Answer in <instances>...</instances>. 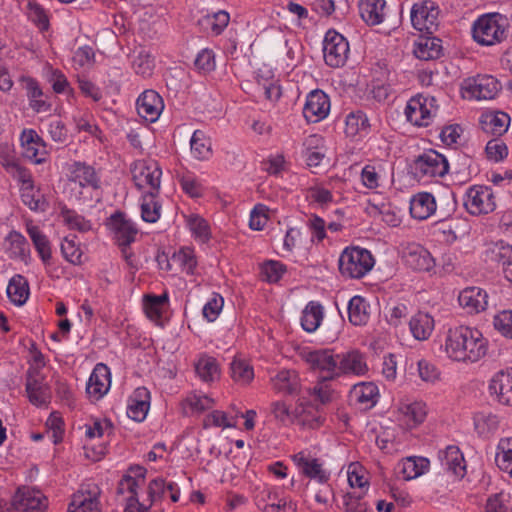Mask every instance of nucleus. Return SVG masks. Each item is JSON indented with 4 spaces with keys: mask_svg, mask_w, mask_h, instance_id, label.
Masks as SVG:
<instances>
[{
    "mask_svg": "<svg viewBox=\"0 0 512 512\" xmlns=\"http://www.w3.org/2000/svg\"><path fill=\"white\" fill-rule=\"evenodd\" d=\"M98 491H79L74 494L69 512H99Z\"/></svg>",
    "mask_w": 512,
    "mask_h": 512,
    "instance_id": "nucleus-30",
    "label": "nucleus"
},
{
    "mask_svg": "<svg viewBox=\"0 0 512 512\" xmlns=\"http://www.w3.org/2000/svg\"><path fill=\"white\" fill-rule=\"evenodd\" d=\"M381 77H375L371 81V93L378 102L385 101L391 91L388 83L390 72L388 68L380 67Z\"/></svg>",
    "mask_w": 512,
    "mask_h": 512,
    "instance_id": "nucleus-40",
    "label": "nucleus"
},
{
    "mask_svg": "<svg viewBox=\"0 0 512 512\" xmlns=\"http://www.w3.org/2000/svg\"><path fill=\"white\" fill-rule=\"evenodd\" d=\"M439 10L432 1L416 3L411 9V22L413 27L427 35H432L438 27Z\"/></svg>",
    "mask_w": 512,
    "mask_h": 512,
    "instance_id": "nucleus-7",
    "label": "nucleus"
},
{
    "mask_svg": "<svg viewBox=\"0 0 512 512\" xmlns=\"http://www.w3.org/2000/svg\"><path fill=\"white\" fill-rule=\"evenodd\" d=\"M28 8L30 18L33 22H35L40 29L46 30L49 26V20L44 9L36 2H29Z\"/></svg>",
    "mask_w": 512,
    "mask_h": 512,
    "instance_id": "nucleus-59",
    "label": "nucleus"
},
{
    "mask_svg": "<svg viewBox=\"0 0 512 512\" xmlns=\"http://www.w3.org/2000/svg\"><path fill=\"white\" fill-rule=\"evenodd\" d=\"M224 300L215 294L203 307V316L210 322L214 321L222 310Z\"/></svg>",
    "mask_w": 512,
    "mask_h": 512,
    "instance_id": "nucleus-57",
    "label": "nucleus"
},
{
    "mask_svg": "<svg viewBox=\"0 0 512 512\" xmlns=\"http://www.w3.org/2000/svg\"><path fill=\"white\" fill-rule=\"evenodd\" d=\"M74 179H78L80 186H90L93 189L100 187V179L97 176L95 169L82 162H74L70 169Z\"/></svg>",
    "mask_w": 512,
    "mask_h": 512,
    "instance_id": "nucleus-33",
    "label": "nucleus"
},
{
    "mask_svg": "<svg viewBox=\"0 0 512 512\" xmlns=\"http://www.w3.org/2000/svg\"><path fill=\"white\" fill-rule=\"evenodd\" d=\"M109 225L115 233L119 246H130L135 241L138 230L124 213L118 211L112 214L109 218Z\"/></svg>",
    "mask_w": 512,
    "mask_h": 512,
    "instance_id": "nucleus-11",
    "label": "nucleus"
},
{
    "mask_svg": "<svg viewBox=\"0 0 512 512\" xmlns=\"http://www.w3.org/2000/svg\"><path fill=\"white\" fill-rule=\"evenodd\" d=\"M47 131L55 142L63 143L67 139V129L59 119H52L48 123Z\"/></svg>",
    "mask_w": 512,
    "mask_h": 512,
    "instance_id": "nucleus-60",
    "label": "nucleus"
},
{
    "mask_svg": "<svg viewBox=\"0 0 512 512\" xmlns=\"http://www.w3.org/2000/svg\"><path fill=\"white\" fill-rule=\"evenodd\" d=\"M500 82L491 75H477L464 81L463 90L477 100H491L500 92Z\"/></svg>",
    "mask_w": 512,
    "mask_h": 512,
    "instance_id": "nucleus-8",
    "label": "nucleus"
},
{
    "mask_svg": "<svg viewBox=\"0 0 512 512\" xmlns=\"http://www.w3.org/2000/svg\"><path fill=\"white\" fill-rule=\"evenodd\" d=\"M168 301V296L164 295H146L144 297V310L147 317L155 322L162 318V306Z\"/></svg>",
    "mask_w": 512,
    "mask_h": 512,
    "instance_id": "nucleus-42",
    "label": "nucleus"
},
{
    "mask_svg": "<svg viewBox=\"0 0 512 512\" xmlns=\"http://www.w3.org/2000/svg\"><path fill=\"white\" fill-rule=\"evenodd\" d=\"M195 67L203 73L211 72L215 69V56L212 50H201L194 61Z\"/></svg>",
    "mask_w": 512,
    "mask_h": 512,
    "instance_id": "nucleus-53",
    "label": "nucleus"
},
{
    "mask_svg": "<svg viewBox=\"0 0 512 512\" xmlns=\"http://www.w3.org/2000/svg\"><path fill=\"white\" fill-rule=\"evenodd\" d=\"M191 153L198 160H207L212 155V143L202 130H195L190 140Z\"/></svg>",
    "mask_w": 512,
    "mask_h": 512,
    "instance_id": "nucleus-36",
    "label": "nucleus"
},
{
    "mask_svg": "<svg viewBox=\"0 0 512 512\" xmlns=\"http://www.w3.org/2000/svg\"><path fill=\"white\" fill-rule=\"evenodd\" d=\"M150 393L144 388H137L129 399L127 415L137 422H142L148 413L150 406Z\"/></svg>",
    "mask_w": 512,
    "mask_h": 512,
    "instance_id": "nucleus-20",
    "label": "nucleus"
},
{
    "mask_svg": "<svg viewBox=\"0 0 512 512\" xmlns=\"http://www.w3.org/2000/svg\"><path fill=\"white\" fill-rule=\"evenodd\" d=\"M26 230L43 263L45 265L49 264L51 260V247L47 236L38 226L33 225L32 222L27 223Z\"/></svg>",
    "mask_w": 512,
    "mask_h": 512,
    "instance_id": "nucleus-29",
    "label": "nucleus"
},
{
    "mask_svg": "<svg viewBox=\"0 0 512 512\" xmlns=\"http://www.w3.org/2000/svg\"><path fill=\"white\" fill-rule=\"evenodd\" d=\"M403 260L408 267L416 271H430L435 265L430 252L417 244L405 248Z\"/></svg>",
    "mask_w": 512,
    "mask_h": 512,
    "instance_id": "nucleus-13",
    "label": "nucleus"
},
{
    "mask_svg": "<svg viewBox=\"0 0 512 512\" xmlns=\"http://www.w3.org/2000/svg\"><path fill=\"white\" fill-rule=\"evenodd\" d=\"M195 371L204 382H213L220 377V367L217 360L208 355L199 358L195 364Z\"/></svg>",
    "mask_w": 512,
    "mask_h": 512,
    "instance_id": "nucleus-35",
    "label": "nucleus"
},
{
    "mask_svg": "<svg viewBox=\"0 0 512 512\" xmlns=\"http://www.w3.org/2000/svg\"><path fill=\"white\" fill-rule=\"evenodd\" d=\"M163 108V99L154 90H145L137 99L138 114L147 121L155 122Z\"/></svg>",
    "mask_w": 512,
    "mask_h": 512,
    "instance_id": "nucleus-12",
    "label": "nucleus"
},
{
    "mask_svg": "<svg viewBox=\"0 0 512 512\" xmlns=\"http://www.w3.org/2000/svg\"><path fill=\"white\" fill-rule=\"evenodd\" d=\"M466 210L471 215L488 214L496 208L495 196L490 187L474 185L466 193Z\"/></svg>",
    "mask_w": 512,
    "mask_h": 512,
    "instance_id": "nucleus-5",
    "label": "nucleus"
},
{
    "mask_svg": "<svg viewBox=\"0 0 512 512\" xmlns=\"http://www.w3.org/2000/svg\"><path fill=\"white\" fill-rule=\"evenodd\" d=\"M429 464V460L424 457H407L398 464V469L405 480H412L424 474Z\"/></svg>",
    "mask_w": 512,
    "mask_h": 512,
    "instance_id": "nucleus-28",
    "label": "nucleus"
},
{
    "mask_svg": "<svg viewBox=\"0 0 512 512\" xmlns=\"http://www.w3.org/2000/svg\"><path fill=\"white\" fill-rule=\"evenodd\" d=\"M231 377L235 382L248 384L254 378L252 366L240 359H234L230 366Z\"/></svg>",
    "mask_w": 512,
    "mask_h": 512,
    "instance_id": "nucleus-46",
    "label": "nucleus"
},
{
    "mask_svg": "<svg viewBox=\"0 0 512 512\" xmlns=\"http://www.w3.org/2000/svg\"><path fill=\"white\" fill-rule=\"evenodd\" d=\"M13 507L22 512L39 511L46 505L39 492H31L29 488H18L12 500Z\"/></svg>",
    "mask_w": 512,
    "mask_h": 512,
    "instance_id": "nucleus-19",
    "label": "nucleus"
},
{
    "mask_svg": "<svg viewBox=\"0 0 512 512\" xmlns=\"http://www.w3.org/2000/svg\"><path fill=\"white\" fill-rule=\"evenodd\" d=\"M173 260L182 266L187 274H193L197 265L196 258L193 252L189 249H182L173 255Z\"/></svg>",
    "mask_w": 512,
    "mask_h": 512,
    "instance_id": "nucleus-55",
    "label": "nucleus"
},
{
    "mask_svg": "<svg viewBox=\"0 0 512 512\" xmlns=\"http://www.w3.org/2000/svg\"><path fill=\"white\" fill-rule=\"evenodd\" d=\"M489 389L496 394L498 401L504 405L512 406V375L500 371L492 378Z\"/></svg>",
    "mask_w": 512,
    "mask_h": 512,
    "instance_id": "nucleus-22",
    "label": "nucleus"
},
{
    "mask_svg": "<svg viewBox=\"0 0 512 512\" xmlns=\"http://www.w3.org/2000/svg\"><path fill=\"white\" fill-rule=\"evenodd\" d=\"M493 324L502 335L512 338V311L499 312L494 316Z\"/></svg>",
    "mask_w": 512,
    "mask_h": 512,
    "instance_id": "nucleus-52",
    "label": "nucleus"
},
{
    "mask_svg": "<svg viewBox=\"0 0 512 512\" xmlns=\"http://www.w3.org/2000/svg\"><path fill=\"white\" fill-rule=\"evenodd\" d=\"M7 295L11 302L21 306L29 296V286L27 280L21 275H15L8 284Z\"/></svg>",
    "mask_w": 512,
    "mask_h": 512,
    "instance_id": "nucleus-37",
    "label": "nucleus"
},
{
    "mask_svg": "<svg viewBox=\"0 0 512 512\" xmlns=\"http://www.w3.org/2000/svg\"><path fill=\"white\" fill-rule=\"evenodd\" d=\"M179 181L182 189L191 197H200L202 195L201 185L193 176L183 175Z\"/></svg>",
    "mask_w": 512,
    "mask_h": 512,
    "instance_id": "nucleus-64",
    "label": "nucleus"
},
{
    "mask_svg": "<svg viewBox=\"0 0 512 512\" xmlns=\"http://www.w3.org/2000/svg\"><path fill=\"white\" fill-rule=\"evenodd\" d=\"M441 464L445 470L451 472L458 480L466 474L464 456L457 446L450 445L439 453Z\"/></svg>",
    "mask_w": 512,
    "mask_h": 512,
    "instance_id": "nucleus-16",
    "label": "nucleus"
},
{
    "mask_svg": "<svg viewBox=\"0 0 512 512\" xmlns=\"http://www.w3.org/2000/svg\"><path fill=\"white\" fill-rule=\"evenodd\" d=\"M409 327L415 339L426 340L434 329V319L428 313L418 312L411 318Z\"/></svg>",
    "mask_w": 512,
    "mask_h": 512,
    "instance_id": "nucleus-31",
    "label": "nucleus"
},
{
    "mask_svg": "<svg viewBox=\"0 0 512 512\" xmlns=\"http://www.w3.org/2000/svg\"><path fill=\"white\" fill-rule=\"evenodd\" d=\"M499 420L494 414L478 413L474 417V425L478 434L485 435L498 428Z\"/></svg>",
    "mask_w": 512,
    "mask_h": 512,
    "instance_id": "nucleus-47",
    "label": "nucleus"
},
{
    "mask_svg": "<svg viewBox=\"0 0 512 512\" xmlns=\"http://www.w3.org/2000/svg\"><path fill=\"white\" fill-rule=\"evenodd\" d=\"M510 117L502 111L487 112L480 118V124L483 131L494 136L504 134L509 126Z\"/></svg>",
    "mask_w": 512,
    "mask_h": 512,
    "instance_id": "nucleus-21",
    "label": "nucleus"
},
{
    "mask_svg": "<svg viewBox=\"0 0 512 512\" xmlns=\"http://www.w3.org/2000/svg\"><path fill=\"white\" fill-rule=\"evenodd\" d=\"M506 22L507 19L498 13L481 16L473 25L474 40L485 46L500 43L506 38Z\"/></svg>",
    "mask_w": 512,
    "mask_h": 512,
    "instance_id": "nucleus-3",
    "label": "nucleus"
},
{
    "mask_svg": "<svg viewBox=\"0 0 512 512\" xmlns=\"http://www.w3.org/2000/svg\"><path fill=\"white\" fill-rule=\"evenodd\" d=\"M436 210L435 198L431 193L422 192L415 195L410 202V214L418 220H425Z\"/></svg>",
    "mask_w": 512,
    "mask_h": 512,
    "instance_id": "nucleus-23",
    "label": "nucleus"
},
{
    "mask_svg": "<svg viewBox=\"0 0 512 512\" xmlns=\"http://www.w3.org/2000/svg\"><path fill=\"white\" fill-rule=\"evenodd\" d=\"M273 381L277 390L287 394H294L298 389V375L293 370L279 371Z\"/></svg>",
    "mask_w": 512,
    "mask_h": 512,
    "instance_id": "nucleus-41",
    "label": "nucleus"
},
{
    "mask_svg": "<svg viewBox=\"0 0 512 512\" xmlns=\"http://www.w3.org/2000/svg\"><path fill=\"white\" fill-rule=\"evenodd\" d=\"M369 304L361 296H354L348 303V318L355 326L365 325L370 317Z\"/></svg>",
    "mask_w": 512,
    "mask_h": 512,
    "instance_id": "nucleus-32",
    "label": "nucleus"
},
{
    "mask_svg": "<svg viewBox=\"0 0 512 512\" xmlns=\"http://www.w3.org/2000/svg\"><path fill=\"white\" fill-rule=\"evenodd\" d=\"M323 53L327 65L341 67L348 58L349 44L341 34L329 31L324 39Z\"/></svg>",
    "mask_w": 512,
    "mask_h": 512,
    "instance_id": "nucleus-9",
    "label": "nucleus"
},
{
    "mask_svg": "<svg viewBox=\"0 0 512 512\" xmlns=\"http://www.w3.org/2000/svg\"><path fill=\"white\" fill-rule=\"evenodd\" d=\"M322 320L323 307L318 302H309L302 312V328L309 333L314 332L320 326Z\"/></svg>",
    "mask_w": 512,
    "mask_h": 512,
    "instance_id": "nucleus-34",
    "label": "nucleus"
},
{
    "mask_svg": "<svg viewBox=\"0 0 512 512\" xmlns=\"http://www.w3.org/2000/svg\"><path fill=\"white\" fill-rule=\"evenodd\" d=\"M131 173L138 189H149L147 193H158L162 171L156 162H137L132 167Z\"/></svg>",
    "mask_w": 512,
    "mask_h": 512,
    "instance_id": "nucleus-6",
    "label": "nucleus"
},
{
    "mask_svg": "<svg viewBox=\"0 0 512 512\" xmlns=\"http://www.w3.org/2000/svg\"><path fill=\"white\" fill-rule=\"evenodd\" d=\"M385 4L384 0H361L359 12L363 21L370 26L380 24L384 18Z\"/></svg>",
    "mask_w": 512,
    "mask_h": 512,
    "instance_id": "nucleus-26",
    "label": "nucleus"
},
{
    "mask_svg": "<svg viewBox=\"0 0 512 512\" xmlns=\"http://www.w3.org/2000/svg\"><path fill=\"white\" fill-rule=\"evenodd\" d=\"M487 351L486 340L481 332L467 326L450 328L445 339V352L455 361L476 362Z\"/></svg>",
    "mask_w": 512,
    "mask_h": 512,
    "instance_id": "nucleus-1",
    "label": "nucleus"
},
{
    "mask_svg": "<svg viewBox=\"0 0 512 512\" xmlns=\"http://www.w3.org/2000/svg\"><path fill=\"white\" fill-rule=\"evenodd\" d=\"M267 208L264 205H257L251 212L249 226L253 230H262L267 222Z\"/></svg>",
    "mask_w": 512,
    "mask_h": 512,
    "instance_id": "nucleus-61",
    "label": "nucleus"
},
{
    "mask_svg": "<svg viewBox=\"0 0 512 512\" xmlns=\"http://www.w3.org/2000/svg\"><path fill=\"white\" fill-rule=\"evenodd\" d=\"M412 168L420 178L443 177L449 172V163L445 156L435 150H429L419 155Z\"/></svg>",
    "mask_w": 512,
    "mask_h": 512,
    "instance_id": "nucleus-4",
    "label": "nucleus"
},
{
    "mask_svg": "<svg viewBox=\"0 0 512 512\" xmlns=\"http://www.w3.org/2000/svg\"><path fill=\"white\" fill-rule=\"evenodd\" d=\"M61 251L64 258L72 264H80L82 251L76 246L74 240L65 238L61 244Z\"/></svg>",
    "mask_w": 512,
    "mask_h": 512,
    "instance_id": "nucleus-56",
    "label": "nucleus"
},
{
    "mask_svg": "<svg viewBox=\"0 0 512 512\" xmlns=\"http://www.w3.org/2000/svg\"><path fill=\"white\" fill-rule=\"evenodd\" d=\"M110 382L108 367L105 364L99 363L95 366L89 377L86 392L90 397L99 400L109 390Z\"/></svg>",
    "mask_w": 512,
    "mask_h": 512,
    "instance_id": "nucleus-14",
    "label": "nucleus"
},
{
    "mask_svg": "<svg viewBox=\"0 0 512 512\" xmlns=\"http://www.w3.org/2000/svg\"><path fill=\"white\" fill-rule=\"evenodd\" d=\"M378 396V387L372 382L358 383L353 386L350 392L351 398L367 408H371L377 403Z\"/></svg>",
    "mask_w": 512,
    "mask_h": 512,
    "instance_id": "nucleus-27",
    "label": "nucleus"
},
{
    "mask_svg": "<svg viewBox=\"0 0 512 512\" xmlns=\"http://www.w3.org/2000/svg\"><path fill=\"white\" fill-rule=\"evenodd\" d=\"M487 293L479 287H467L458 296V301L468 313H479L486 309Z\"/></svg>",
    "mask_w": 512,
    "mask_h": 512,
    "instance_id": "nucleus-17",
    "label": "nucleus"
},
{
    "mask_svg": "<svg viewBox=\"0 0 512 512\" xmlns=\"http://www.w3.org/2000/svg\"><path fill=\"white\" fill-rule=\"evenodd\" d=\"M374 266L371 252L360 247H347L339 257V271L348 278L359 279Z\"/></svg>",
    "mask_w": 512,
    "mask_h": 512,
    "instance_id": "nucleus-2",
    "label": "nucleus"
},
{
    "mask_svg": "<svg viewBox=\"0 0 512 512\" xmlns=\"http://www.w3.org/2000/svg\"><path fill=\"white\" fill-rule=\"evenodd\" d=\"M368 128L369 121L364 112H351L346 117L345 133L347 134V136L354 137L355 135L363 131H367Z\"/></svg>",
    "mask_w": 512,
    "mask_h": 512,
    "instance_id": "nucleus-43",
    "label": "nucleus"
},
{
    "mask_svg": "<svg viewBox=\"0 0 512 512\" xmlns=\"http://www.w3.org/2000/svg\"><path fill=\"white\" fill-rule=\"evenodd\" d=\"M330 111V99L322 90L311 91L306 98L303 115L310 123H317L327 117Z\"/></svg>",
    "mask_w": 512,
    "mask_h": 512,
    "instance_id": "nucleus-10",
    "label": "nucleus"
},
{
    "mask_svg": "<svg viewBox=\"0 0 512 512\" xmlns=\"http://www.w3.org/2000/svg\"><path fill=\"white\" fill-rule=\"evenodd\" d=\"M462 128L458 124L449 125L442 129L440 138L442 142L448 146L457 144L461 137Z\"/></svg>",
    "mask_w": 512,
    "mask_h": 512,
    "instance_id": "nucleus-63",
    "label": "nucleus"
},
{
    "mask_svg": "<svg viewBox=\"0 0 512 512\" xmlns=\"http://www.w3.org/2000/svg\"><path fill=\"white\" fill-rule=\"evenodd\" d=\"M485 152L489 160L499 162L507 157L508 148L500 139H492L488 141Z\"/></svg>",
    "mask_w": 512,
    "mask_h": 512,
    "instance_id": "nucleus-50",
    "label": "nucleus"
},
{
    "mask_svg": "<svg viewBox=\"0 0 512 512\" xmlns=\"http://www.w3.org/2000/svg\"><path fill=\"white\" fill-rule=\"evenodd\" d=\"M293 460L305 476L316 479L320 483H324L329 479V475L322 469V465L318 460L306 456L304 452L295 454Z\"/></svg>",
    "mask_w": 512,
    "mask_h": 512,
    "instance_id": "nucleus-24",
    "label": "nucleus"
},
{
    "mask_svg": "<svg viewBox=\"0 0 512 512\" xmlns=\"http://www.w3.org/2000/svg\"><path fill=\"white\" fill-rule=\"evenodd\" d=\"M60 215L63 218L64 223L70 228L79 232H87L91 229V223L86 220L82 215H79L76 211L67 208L66 206L61 208Z\"/></svg>",
    "mask_w": 512,
    "mask_h": 512,
    "instance_id": "nucleus-44",
    "label": "nucleus"
},
{
    "mask_svg": "<svg viewBox=\"0 0 512 512\" xmlns=\"http://www.w3.org/2000/svg\"><path fill=\"white\" fill-rule=\"evenodd\" d=\"M286 267L278 261H268L262 266V275L264 280L270 283H276L285 273Z\"/></svg>",
    "mask_w": 512,
    "mask_h": 512,
    "instance_id": "nucleus-49",
    "label": "nucleus"
},
{
    "mask_svg": "<svg viewBox=\"0 0 512 512\" xmlns=\"http://www.w3.org/2000/svg\"><path fill=\"white\" fill-rule=\"evenodd\" d=\"M306 362L313 369L330 372L329 379L337 377V354L334 355L330 350H314L305 355Z\"/></svg>",
    "mask_w": 512,
    "mask_h": 512,
    "instance_id": "nucleus-18",
    "label": "nucleus"
},
{
    "mask_svg": "<svg viewBox=\"0 0 512 512\" xmlns=\"http://www.w3.org/2000/svg\"><path fill=\"white\" fill-rule=\"evenodd\" d=\"M188 225L195 237L206 242L210 238L209 225L205 219L198 215H191L188 219Z\"/></svg>",
    "mask_w": 512,
    "mask_h": 512,
    "instance_id": "nucleus-48",
    "label": "nucleus"
},
{
    "mask_svg": "<svg viewBox=\"0 0 512 512\" xmlns=\"http://www.w3.org/2000/svg\"><path fill=\"white\" fill-rule=\"evenodd\" d=\"M337 361V372H335L337 376L342 374L364 375L367 371L363 355L356 350L337 354Z\"/></svg>",
    "mask_w": 512,
    "mask_h": 512,
    "instance_id": "nucleus-15",
    "label": "nucleus"
},
{
    "mask_svg": "<svg viewBox=\"0 0 512 512\" xmlns=\"http://www.w3.org/2000/svg\"><path fill=\"white\" fill-rule=\"evenodd\" d=\"M414 55L421 60H434L442 55L441 40L437 37L421 36L415 42Z\"/></svg>",
    "mask_w": 512,
    "mask_h": 512,
    "instance_id": "nucleus-25",
    "label": "nucleus"
},
{
    "mask_svg": "<svg viewBox=\"0 0 512 512\" xmlns=\"http://www.w3.org/2000/svg\"><path fill=\"white\" fill-rule=\"evenodd\" d=\"M157 194L146 193L141 204V216L145 222L155 223L160 218L161 205L155 200Z\"/></svg>",
    "mask_w": 512,
    "mask_h": 512,
    "instance_id": "nucleus-45",
    "label": "nucleus"
},
{
    "mask_svg": "<svg viewBox=\"0 0 512 512\" xmlns=\"http://www.w3.org/2000/svg\"><path fill=\"white\" fill-rule=\"evenodd\" d=\"M133 69L136 74L148 77L154 69V59L147 53H139L133 61Z\"/></svg>",
    "mask_w": 512,
    "mask_h": 512,
    "instance_id": "nucleus-51",
    "label": "nucleus"
},
{
    "mask_svg": "<svg viewBox=\"0 0 512 512\" xmlns=\"http://www.w3.org/2000/svg\"><path fill=\"white\" fill-rule=\"evenodd\" d=\"M230 16L226 11H219L213 15L203 16L198 20V24L204 30H210L213 35H220L227 27Z\"/></svg>",
    "mask_w": 512,
    "mask_h": 512,
    "instance_id": "nucleus-39",
    "label": "nucleus"
},
{
    "mask_svg": "<svg viewBox=\"0 0 512 512\" xmlns=\"http://www.w3.org/2000/svg\"><path fill=\"white\" fill-rule=\"evenodd\" d=\"M404 414L414 425H418L422 423L426 417L425 405L421 402L409 404L405 406Z\"/></svg>",
    "mask_w": 512,
    "mask_h": 512,
    "instance_id": "nucleus-58",
    "label": "nucleus"
},
{
    "mask_svg": "<svg viewBox=\"0 0 512 512\" xmlns=\"http://www.w3.org/2000/svg\"><path fill=\"white\" fill-rule=\"evenodd\" d=\"M420 109H422L421 96L411 98L408 101L407 106L405 108V115L407 120L413 125H423L422 118L420 117Z\"/></svg>",
    "mask_w": 512,
    "mask_h": 512,
    "instance_id": "nucleus-54",
    "label": "nucleus"
},
{
    "mask_svg": "<svg viewBox=\"0 0 512 512\" xmlns=\"http://www.w3.org/2000/svg\"><path fill=\"white\" fill-rule=\"evenodd\" d=\"M491 260L501 267L505 277L512 270V246L503 242L496 243L489 251Z\"/></svg>",
    "mask_w": 512,
    "mask_h": 512,
    "instance_id": "nucleus-38",
    "label": "nucleus"
},
{
    "mask_svg": "<svg viewBox=\"0 0 512 512\" xmlns=\"http://www.w3.org/2000/svg\"><path fill=\"white\" fill-rule=\"evenodd\" d=\"M47 386L43 383V377L40 375L38 368H29L26 375V392L27 395L30 392L39 390L42 387Z\"/></svg>",
    "mask_w": 512,
    "mask_h": 512,
    "instance_id": "nucleus-62",
    "label": "nucleus"
}]
</instances>
